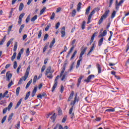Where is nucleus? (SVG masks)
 <instances>
[{
	"label": "nucleus",
	"mask_w": 129,
	"mask_h": 129,
	"mask_svg": "<svg viewBox=\"0 0 129 129\" xmlns=\"http://www.w3.org/2000/svg\"><path fill=\"white\" fill-rule=\"evenodd\" d=\"M51 119H52V122H55V120H56V118H57V115L56 113H54L50 117Z\"/></svg>",
	"instance_id": "20"
},
{
	"label": "nucleus",
	"mask_w": 129,
	"mask_h": 129,
	"mask_svg": "<svg viewBox=\"0 0 129 129\" xmlns=\"http://www.w3.org/2000/svg\"><path fill=\"white\" fill-rule=\"evenodd\" d=\"M25 15H26V14L25 13H22L19 17V19H20L22 20V18H24V16H25Z\"/></svg>",
	"instance_id": "49"
},
{
	"label": "nucleus",
	"mask_w": 129,
	"mask_h": 129,
	"mask_svg": "<svg viewBox=\"0 0 129 129\" xmlns=\"http://www.w3.org/2000/svg\"><path fill=\"white\" fill-rule=\"evenodd\" d=\"M76 15V10H73L72 13V17H75Z\"/></svg>",
	"instance_id": "47"
},
{
	"label": "nucleus",
	"mask_w": 129,
	"mask_h": 129,
	"mask_svg": "<svg viewBox=\"0 0 129 129\" xmlns=\"http://www.w3.org/2000/svg\"><path fill=\"white\" fill-rule=\"evenodd\" d=\"M59 77H60V76L58 75L55 78V80H54V84L52 88V92L55 91L56 87H57V85H58V79H59Z\"/></svg>",
	"instance_id": "5"
},
{
	"label": "nucleus",
	"mask_w": 129,
	"mask_h": 129,
	"mask_svg": "<svg viewBox=\"0 0 129 129\" xmlns=\"http://www.w3.org/2000/svg\"><path fill=\"white\" fill-rule=\"evenodd\" d=\"M45 11H46V8H43L40 12V15H43V14H44Z\"/></svg>",
	"instance_id": "44"
},
{
	"label": "nucleus",
	"mask_w": 129,
	"mask_h": 129,
	"mask_svg": "<svg viewBox=\"0 0 129 129\" xmlns=\"http://www.w3.org/2000/svg\"><path fill=\"white\" fill-rule=\"evenodd\" d=\"M115 15H116V12L115 11H114L111 16V18L113 19L114 17H115Z\"/></svg>",
	"instance_id": "42"
},
{
	"label": "nucleus",
	"mask_w": 129,
	"mask_h": 129,
	"mask_svg": "<svg viewBox=\"0 0 129 129\" xmlns=\"http://www.w3.org/2000/svg\"><path fill=\"white\" fill-rule=\"evenodd\" d=\"M12 85H14V82H13V81H11V82L8 84V88H10Z\"/></svg>",
	"instance_id": "56"
},
{
	"label": "nucleus",
	"mask_w": 129,
	"mask_h": 129,
	"mask_svg": "<svg viewBox=\"0 0 129 129\" xmlns=\"http://www.w3.org/2000/svg\"><path fill=\"white\" fill-rule=\"evenodd\" d=\"M106 34H107V31L106 30H104L103 33L100 34L98 36V38H101V37H104L106 36Z\"/></svg>",
	"instance_id": "18"
},
{
	"label": "nucleus",
	"mask_w": 129,
	"mask_h": 129,
	"mask_svg": "<svg viewBox=\"0 0 129 129\" xmlns=\"http://www.w3.org/2000/svg\"><path fill=\"white\" fill-rule=\"evenodd\" d=\"M110 13V11L109 10H106L104 14L102 16L104 18V19H106L108 16V14Z\"/></svg>",
	"instance_id": "14"
},
{
	"label": "nucleus",
	"mask_w": 129,
	"mask_h": 129,
	"mask_svg": "<svg viewBox=\"0 0 129 129\" xmlns=\"http://www.w3.org/2000/svg\"><path fill=\"white\" fill-rule=\"evenodd\" d=\"M86 24V22L84 21L83 22H82V30H84V29H85V24Z\"/></svg>",
	"instance_id": "41"
},
{
	"label": "nucleus",
	"mask_w": 129,
	"mask_h": 129,
	"mask_svg": "<svg viewBox=\"0 0 129 129\" xmlns=\"http://www.w3.org/2000/svg\"><path fill=\"white\" fill-rule=\"evenodd\" d=\"M74 95V92L72 91L70 95V96L68 98V101H70L72 98H73V96Z\"/></svg>",
	"instance_id": "24"
},
{
	"label": "nucleus",
	"mask_w": 129,
	"mask_h": 129,
	"mask_svg": "<svg viewBox=\"0 0 129 129\" xmlns=\"http://www.w3.org/2000/svg\"><path fill=\"white\" fill-rule=\"evenodd\" d=\"M30 19H31V15H28L26 19V23H29V21H30Z\"/></svg>",
	"instance_id": "54"
},
{
	"label": "nucleus",
	"mask_w": 129,
	"mask_h": 129,
	"mask_svg": "<svg viewBox=\"0 0 129 129\" xmlns=\"http://www.w3.org/2000/svg\"><path fill=\"white\" fill-rule=\"evenodd\" d=\"M55 18V13H52L51 17H50V20H53Z\"/></svg>",
	"instance_id": "61"
},
{
	"label": "nucleus",
	"mask_w": 129,
	"mask_h": 129,
	"mask_svg": "<svg viewBox=\"0 0 129 129\" xmlns=\"http://www.w3.org/2000/svg\"><path fill=\"white\" fill-rule=\"evenodd\" d=\"M21 89V88L20 87H18L17 89H16V95L18 96V95H19V94H20V90Z\"/></svg>",
	"instance_id": "37"
},
{
	"label": "nucleus",
	"mask_w": 129,
	"mask_h": 129,
	"mask_svg": "<svg viewBox=\"0 0 129 129\" xmlns=\"http://www.w3.org/2000/svg\"><path fill=\"white\" fill-rule=\"evenodd\" d=\"M103 19H104V18L101 16L100 19L99 20L98 22L99 25H101L102 24V22H103Z\"/></svg>",
	"instance_id": "43"
},
{
	"label": "nucleus",
	"mask_w": 129,
	"mask_h": 129,
	"mask_svg": "<svg viewBox=\"0 0 129 129\" xmlns=\"http://www.w3.org/2000/svg\"><path fill=\"white\" fill-rule=\"evenodd\" d=\"M48 34H46L45 35H44V39H43V41H46V40H47V39H48Z\"/></svg>",
	"instance_id": "64"
},
{
	"label": "nucleus",
	"mask_w": 129,
	"mask_h": 129,
	"mask_svg": "<svg viewBox=\"0 0 129 129\" xmlns=\"http://www.w3.org/2000/svg\"><path fill=\"white\" fill-rule=\"evenodd\" d=\"M95 14V11L93 10L90 14H89L88 17V22L87 24H89L90 23H91V18H92V16H93Z\"/></svg>",
	"instance_id": "8"
},
{
	"label": "nucleus",
	"mask_w": 129,
	"mask_h": 129,
	"mask_svg": "<svg viewBox=\"0 0 129 129\" xmlns=\"http://www.w3.org/2000/svg\"><path fill=\"white\" fill-rule=\"evenodd\" d=\"M66 68V66H63L62 67V69L60 74V77H62L61 79V81H63V80H65V79L66 78V77L67 76V74L68 73L67 72H65Z\"/></svg>",
	"instance_id": "3"
},
{
	"label": "nucleus",
	"mask_w": 129,
	"mask_h": 129,
	"mask_svg": "<svg viewBox=\"0 0 129 129\" xmlns=\"http://www.w3.org/2000/svg\"><path fill=\"white\" fill-rule=\"evenodd\" d=\"M60 92L61 93H63V92L64 91V87L63 86V85H61L60 86Z\"/></svg>",
	"instance_id": "62"
},
{
	"label": "nucleus",
	"mask_w": 129,
	"mask_h": 129,
	"mask_svg": "<svg viewBox=\"0 0 129 129\" xmlns=\"http://www.w3.org/2000/svg\"><path fill=\"white\" fill-rule=\"evenodd\" d=\"M13 67L14 69H17V67H18V63H17V61H14Z\"/></svg>",
	"instance_id": "48"
},
{
	"label": "nucleus",
	"mask_w": 129,
	"mask_h": 129,
	"mask_svg": "<svg viewBox=\"0 0 129 129\" xmlns=\"http://www.w3.org/2000/svg\"><path fill=\"white\" fill-rule=\"evenodd\" d=\"M9 93V91H6L3 95V93H0V100H2L3 98H5V97H6V98H9L10 97V96L8 95Z\"/></svg>",
	"instance_id": "6"
},
{
	"label": "nucleus",
	"mask_w": 129,
	"mask_h": 129,
	"mask_svg": "<svg viewBox=\"0 0 129 129\" xmlns=\"http://www.w3.org/2000/svg\"><path fill=\"white\" fill-rule=\"evenodd\" d=\"M91 9V7L89 6L86 10V13H85V15H89V12H90V10Z\"/></svg>",
	"instance_id": "28"
},
{
	"label": "nucleus",
	"mask_w": 129,
	"mask_h": 129,
	"mask_svg": "<svg viewBox=\"0 0 129 129\" xmlns=\"http://www.w3.org/2000/svg\"><path fill=\"white\" fill-rule=\"evenodd\" d=\"M38 79V76H35L33 78V83L35 84L37 82V80Z\"/></svg>",
	"instance_id": "46"
},
{
	"label": "nucleus",
	"mask_w": 129,
	"mask_h": 129,
	"mask_svg": "<svg viewBox=\"0 0 129 129\" xmlns=\"http://www.w3.org/2000/svg\"><path fill=\"white\" fill-rule=\"evenodd\" d=\"M33 82V80L31 79L27 84L25 88L27 89V88H29L30 87V85H31V84Z\"/></svg>",
	"instance_id": "27"
},
{
	"label": "nucleus",
	"mask_w": 129,
	"mask_h": 129,
	"mask_svg": "<svg viewBox=\"0 0 129 129\" xmlns=\"http://www.w3.org/2000/svg\"><path fill=\"white\" fill-rule=\"evenodd\" d=\"M56 42V40H55V38H53L52 42L50 43L49 45V48H53V46H54V44Z\"/></svg>",
	"instance_id": "25"
},
{
	"label": "nucleus",
	"mask_w": 129,
	"mask_h": 129,
	"mask_svg": "<svg viewBox=\"0 0 129 129\" xmlns=\"http://www.w3.org/2000/svg\"><path fill=\"white\" fill-rule=\"evenodd\" d=\"M110 109H108L105 110V112H114L115 111V109L114 108L109 107Z\"/></svg>",
	"instance_id": "23"
},
{
	"label": "nucleus",
	"mask_w": 129,
	"mask_h": 129,
	"mask_svg": "<svg viewBox=\"0 0 129 129\" xmlns=\"http://www.w3.org/2000/svg\"><path fill=\"white\" fill-rule=\"evenodd\" d=\"M20 125H21V122L20 121H19L18 122V123L16 125V127H17V128L19 129V128H20Z\"/></svg>",
	"instance_id": "52"
},
{
	"label": "nucleus",
	"mask_w": 129,
	"mask_h": 129,
	"mask_svg": "<svg viewBox=\"0 0 129 129\" xmlns=\"http://www.w3.org/2000/svg\"><path fill=\"white\" fill-rule=\"evenodd\" d=\"M79 59L78 60V61H77L76 68H78V67H79V66L80 65V62H81V61H82V58L79 57Z\"/></svg>",
	"instance_id": "30"
},
{
	"label": "nucleus",
	"mask_w": 129,
	"mask_h": 129,
	"mask_svg": "<svg viewBox=\"0 0 129 129\" xmlns=\"http://www.w3.org/2000/svg\"><path fill=\"white\" fill-rule=\"evenodd\" d=\"M30 92H28L26 95V96L24 98L25 100H27L28 99V98H29V96H30Z\"/></svg>",
	"instance_id": "45"
},
{
	"label": "nucleus",
	"mask_w": 129,
	"mask_h": 129,
	"mask_svg": "<svg viewBox=\"0 0 129 129\" xmlns=\"http://www.w3.org/2000/svg\"><path fill=\"white\" fill-rule=\"evenodd\" d=\"M22 100H23L22 99H20L19 100V101H18V102L17 103L16 107H15V109H17V108H18V107H19V106H20V105H21V103H22Z\"/></svg>",
	"instance_id": "29"
},
{
	"label": "nucleus",
	"mask_w": 129,
	"mask_h": 129,
	"mask_svg": "<svg viewBox=\"0 0 129 129\" xmlns=\"http://www.w3.org/2000/svg\"><path fill=\"white\" fill-rule=\"evenodd\" d=\"M50 27H51V24L47 25L46 28H45V31L47 32V31H48L49 29L50 28Z\"/></svg>",
	"instance_id": "50"
},
{
	"label": "nucleus",
	"mask_w": 129,
	"mask_h": 129,
	"mask_svg": "<svg viewBox=\"0 0 129 129\" xmlns=\"http://www.w3.org/2000/svg\"><path fill=\"white\" fill-rule=\"evenodd\" d=\"M13 107V102H10L8 107H6L3 109V114L5 113H7V111H8V109L9 111L11 110V108Z\"/></svg>",
	"instance_id": "7"
},
{
	"label": "nucleus",
	"mask_w": 129,
	"mask_h": 129,
	"mask_svg": "<svg viewBox=\"0 0 129 129\" xmlns=\"http://www.w3.org/2000/svg\"><path fill=\"white\" fill-rule=\"evenodd\" d=\"M7 119V116H5L2 120V123H4V122H5V121H6V120Z\"/></svg>",
	"instance_id": "59"
},
{
	"label": "nucleus",
	"mask_w": 129,
	"mask_h": 129,
	"mask_svg": "<svg viewBox=\"0 0 129 129\" xmlns=\"http://www.w3.org/2000/svg\"><path fill=\"white\" fill-rule=\"evenodd\" d=\"M94 77H95V76L94 75H90L88 77L87 79L84 80V81L85 82H87V83H88L89 82H90V80H91L92 78H94Z\"/></svg>",
	"instance_id": "10"
},
{
	"label": "nucleus",
	"mask_w": 129,
	"mask_h": 129,
	"mask_svg": "<svg viewBox=\"0 0 129 129\" xmlns=\"http://www.w3.org/2000/svg\"><path fill=\"white\" fill-rule=\"evenodd\" d=\"M24 28H25V24H22L20 28L19 29L20 34H21V33H22V31H23V29H24Z\"/></svg>",
	"instance_id": "39"
},
{
	"label": "nucleus",
	"mask_w": 129,
	"mask_h": 129,
	"mask_svg": "<svg viewBox=\"0 0 129 129\" xmlns=\"http://www.w3.org/2000/svg\"><path fill=\"white\" fill-rule=\"evenodd\" d=\"M78 98V95L77 93L76 94L75 97L74 98V100L71 103V105L72 106L71 107L69 110V114H71V118H73V117L74 116V113L73 112V107H74V106L75 105L76 103V101L78 102L79 100ZM73 112V113H72Z\"/></svg>",
	"instance_id": "1"
},
{
	"label": "nucleus",
	"mask_w": 129,
	"mask_h": 129,
	"mask_svg": "<svg viewBox=\"0 0 129 129\" xmlns=\"http://www.w3.org/2000/svg\"><path fill=\"white\" fill-rule=\"evenodd\" d=\"M123 2H124V0H121L119 3L117 2V0H116V3H115V9L118 10L119 9V6H121V4H123Z\"/></svg>",
	"instance_id": "9"
},
{
	"label": "nucleus",
	"mask_w": 129,
	"mask_h": 129,
	"mask_svg": "<svg viewBox=\"0 0 129 129\" xmlns=\"http://www.w3.org/2000/svg\"><path fill=\"white\" fill-rule=\"evenodd\" d=\"M37 89H38V87H35L31 94V96L32 97H34L36 95V93H37Z\"/></svg>",
	"instance_id": "16"
},
{
	"label": "nucleus",
	"mask_w": 129,
	"mask_h": 129,
	"mask_svg": "<svg viewBox=\"0 0 129 129\" xmlns=\"http://www.w3.org/2000/svg\"><path fill=\"white\" fill-rule=\"evenodd\" d=\"M13 115L14 114L13 113L9 115L8 117V121H10L12 119V118H13Z\"/></svg>",
	"instance_id": "55"
},
{
	"label": "nucleus",
	"mask_w": 129,
	"mask_h": 129,
	"mask_svg": "<svg viewBox=\"0 0 129 129\" xmlns=\"http://www.w3.org/2000/svg\"><path fill=\"white\" fill-rule=\"evenodd\" d=\"M6 40H7V36H5L3 39L0 41V46H2V45H4V43L5 42H6Z\"/></svg>",
	"instance_id": "22"
},
{
	"label": "nucleus",
	"mask_w": 129,
	"mask_h": 129,
	"mask_svg": "<svg viewBox=\"0 0 129 129\" xmlns=\"http://www.w3.org/2000/svg\"><path fill=\"white\" fill-rule=\"evenodd\" d=\"M17 49H18V42H16L15 44H14V51L16 52L17 51Z\"/></svg>",
	"instance_id": "36"
},
{
	"label": "nucleus",
	"mask_w": 129,
	"mask_h": 129,
	"mask_svg": "<svg viewBox=\"0 0 129 129\" xmlns=\"http://www.w3.org/2000/svg\"><path fill=\"white\" fill-rule=\"evenodd\" d=\"M38 18V16L35 15L31 19V22H35Z\"/></svg>",
	"instance_id": "40"
},
{
	"label": "nucleus",
	"mask_w": 129,
	"mask_h": 129,
	"mask_svg": "<svg viewBox=\"0 0 129 129\" xmlns=\"http://www.w3.org/2000/svg\"><path fill=\"white\" fill-rule=\"evenodd\" d=\"M96 34H97L96 32H95L93 34V35H92V37H91V41H94V37H95V35H96Z\"/></svg>",
	"instance_id": "53"
},
{
	"label": "nucleus",
	"mask_w": 129,
	"mask_h": 129,
	"mask_svg": "<svg viewBox=\"0 0 129 129\" xmlns=\"http://www.w3.org/2000/svg\"><path fill=\"white\" fill-rule=\"evenodd\" d=\"M75 42H76V39H74L72 41L71 45H72V47L70 49V51H69V52L66 56L67 58H68V57H69L70 56V54H71V53H72L73 50H74V48L75 47L74 44H75Z\"/></svg>",
	"instance_id": "4"
},
{
	"label": "nucleus",
	"mask_w": 129,
	"mask_h": 129,
	"mask_svg": "<svg viewBox=\"0 0 129 129\" xmlns=\"http://www.w3.org/2000/svg\"><path fill=\"white\" fill-rule=\"evenodd\" d=\"M30 69H31V66H29L26 69V71L24 77H22L21 78L18 82V84H22L23 83V80L24 81H26L27 80V78L29 77V74H30Z\"/></svg>",
	"instance_id": "2"
},
{
	"label": "nucleus",
	"mask_w": 129,
	"mask_h": 129,
	"mask_svg": "<svg viewBox=\"0 0 129 129\" xmlns=\"http://www.w3.org/2000/svg\"><path fill=\"white\" fill-rule=\"evenodd\" d=\"M81 6H82V3L79 2L77 5V11L78 12H79L80 11V9H81Z\"/></svg>",
	"instance_id": "26"
},
{
	"label": "nucleus",
	"mask_w": 129,
	"mask_h": 129,
	"mask_svg": "<svg viewBox=\"0 0 129 129\" xmlns=\"http://www.w3.org/2000/svg\"><path fill=\"white\" fill-rule=\"evenodd\" d=\"M51 69H52L51 66L48 67L46 70L45 75H48L50 73H53V72L51 71Z\"/></svg>",
	"instance_id": "12"
},
{
	"label": "nucleus",
	"mask_w": 129,
	"mask_h": 129,
	"mask_svg": "<svg viewBox=\"0 0 129 129\" xmlns=\"http://www.w3.org/2000/svg\"><path fill=\"white\" fill-rule=\"evenodd\" d=\"M45 69H46V66H43L41 68V73L44 72V71H45Z\"/></svg>",
	"instance_id": "63"
},
{
	"label": "nucleus",
	"mask_w": 129,
	"mask_h": 129,
	"mask_svg": "<svg viewBox=\"0 0 129 129\" xmlns=\"http://www.w3.org/2000/svg\"><path fill=\"white\" fill-rule=\"evenodd\" d=\"M22 68V66L19 65L18 69H17V73L19 74L20 73V69Z\"/></svg>",
	"instance_id": "58"
},
{
	"label": "nucleus",
	"mask_w": 129,
	"mask_h": 129,
	"mask_svg": "<svg viewBox=\"0 0 129 129\" xmlns=\"http://www.w3.org/2000/svg\"><path fill=\"white\" fill-rule=\"evenodd\" d=\"M13 40H14V39L13 38L10 39V40L7 43V47H9L10 45H11V43H12Z\"/></svg>",
	"instance_id": "35"
},
{
	"label": "nucleus",
	"mask_w": 129,
	"mask_h": 129,
	"mask_svg": "<svg viewBox=\"0 0 129 129\" xmlns=\"http://www.w3.org/2000/svg\"><path fill=\"white\" fill-rule=\"evenodd\" d=\"M52 73H50L48 75H45V76H47V78H48L49 79H52V78H53Z\"/></svg>",
	"instance_id": "34"
},
{
	"label": "nucleus",
	"mask_w": 129,
	"mask_h": 129,
	"mask_svg": "<svg viewBox=\"0 0 129 129\" xmlns=\"http://www.w3.org/2000/svg\"><path fill=\"white\" fill-rule=\"evenodd\" d=\"M66 120H67V116H64L62 118L61 122L64 123V122H65L66 121Z\"/></svg>",
	"instance_id": "57"
},
{
	"label": "nucleus",
	"mask_w": 129,
	"mask_h": 129,
	"mask_svg": "<svg viewBox=\"0 0 129 129\" xmlns=\"http://www.w3.org/2000/svg\"><path fill=\"white\" fill-rule=\"evenodd\" d=\"M77 54V50H75L74 53H73V55H72L70 60H73L74 57H75V55Z\"/></svg>",
	"instance_id": "33"
},
{
	"label": "nucleus",
	"mask_w": 129,
	"mask_h": 129,
	"mask_svg": "<svg viewBox=\"0 0 129 129\" xmlns=\"http://www.w3.org/2000/svg\"><path fill=\"white\" fill-rule=\"evenodd\" d=\"M82 78H83V77L80 76L78 79V83L77 84V87H79V85H80V83H81V80H82Z\"/></svg>",
	"instance_id": "21"
},
{
	"label": "nucleus",
	"mask_w": 129,
	"mask_h": 129,
	"mask_svg": "<svg viewBox=\"0 0 129 129\" xmlns=\"http://www.w3.org/2000/svg\"><path fill=\"white\" fill-rule=\"evenodd\" d=\"M38 39H41V37H42V30H40L38 33Z\"/></svg>",
	"instance_id": "51"
},
{
	"label": "nucleus",
	"mask_w": 129,
	"mask_h": 129,
	"mask_svg": "<svg viewBox=\"0 0 129 129\" xmlns=\"http://www.w3.org/2000/svg\"><path fill=\"white\" fill-rule=\"evenodd\" d=\"M61 34V38H64L65 37V27H63L60 31Z\"/></svg>",
	"instance_id": "19"
},
{
	"label": "nucleus",
	"mask_w": 129,
	"mask_h": 129,
	"mask_svg": "<svg viewBox=\"0 0 129 129\" xmlns=\"http://www.w3.org/2000/svg\"><path fill=\"white\" fill-rule=\"evenodd\" d=\"M102 43H103V37H102L98 42V46L100 47L101 45H102Z\"/></svg>",
	"instance_id": "31"
},
{
	"label": "nucleus",
	"mask_w": 129,
	"mask_h": 129,
	"mask_svg": "<svg viewBox=\"0 0 129 129\" xmlns=\"http://www.w3.org/2000/svg\"><path fill=\"white\" fill-rule=\"evenodd\" d=\"M16 56H17V52H15L13 53V55L11 57L12 61H14V59H16Z\"/></svg>",
	"instance_id": "38"
},
{
	"label": "nucleus",
	"mask_w": 129,
	"mask_h": 129,
	"mask_svg": "<svg viewBox=\"0 0 129 129\" xmlns=\"http://www.w3.org/2000/svg\"><path fill=\"white\" fill-rule=\"evenodd\" d=\"M23 9H24V4L20 3V5L19 6V12H22Z\"/></svg>",
	"instance_id": "32"
},
{
	"label": "nucleus",
	"mask_w": 129,
	"mask_h": 129,
	"mask_svg": "<svg viewBox=\"0 0 129 129\" xmlns=\"http://www.w3.org/2000/svg\"><path fill=\"white\" fill-rule=\"evenodd\" d=\"M24 53V48H22L20 52L18 53L17 59V60H20L21 59V57L22 56V54Z\"/></svg>",
	"instance_id": "11"
},
{
	"label": "nucleus",
	"mask_w": 129,
	"mask_h": 129,
	"mask_svg": "<svg viewBox=\"0 0 129 129\" xmlns=\"http://www.w3.org/2000/svg\"><path fill=\"white\" fill-rule=\"evenodd\" d=\"M96 67H97V69L98 70V73L99 74H100V73H101V72H102L101 66H100V64H99V63H97L96 64Z\"/></svg>",
	"instance_id": "15"
},
{
	"label": "nucleus",
	"mask_w": 129,
	"mask_h": 129,
	"mask_svg": "<svg viewBox=\"0 0 129 129\" xmlns=\"http://www.w3.org/2000/svg\"><path fill=\"white\" fill-rule=\"evenodd\" d=\"M13 75L12 74L10 73V72H8L6 73V78L7 81H10L11 80V78H12Z\"/></svg>",
	"instance_id": "13"
},
{
	"label": "nucleus",
	"mask_w": 129,
	"mask_h": 129,
	"mask_svg": "<svg viewBox=\"0 0 129 129\" xmlns=\"http://www.w3.org/2000/svg\"><path fill=\"white\" fill-rule=\"evenodd\" d=\"M60 26V22H58L56 25H55V29L57 30V29H59V27Z\"/></svg>",
	"instance_id": "60"
},
{
	"label": "nucleus",
	"mask_w": 129,
	"mask_h": 129,
	"mask_svg": "<svg viewBox=\"0 0 129 129\" xmlns=\"http://www.w3.org/2000/svg\"><path fill=\"white\" fill-rule=\"evenodd\" d=\"M87 50V47H85L81 52L80 54L79 58H82V56L84 55L85 53L86 52Z\"/></svg>",
	"instance_id": "17"
}]
</instances>
